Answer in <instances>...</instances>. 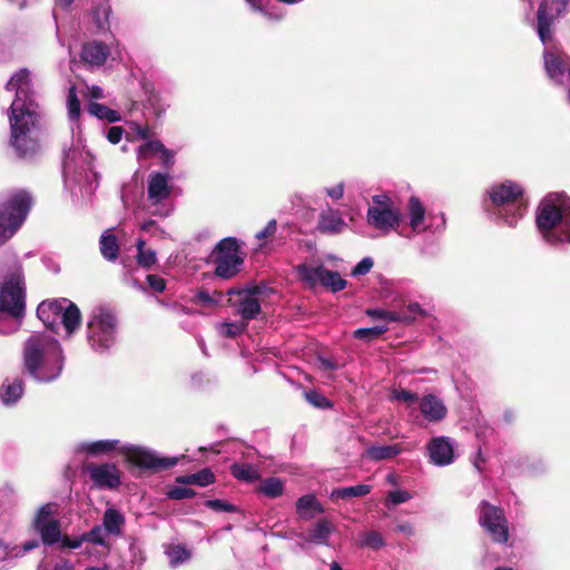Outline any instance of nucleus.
<instances>
[{"mask_svg":"<svg viewBox=\"0 0 570 570\" xmlns=\"http://www.w3.org/2000/svg\"><path fill=\"white\" fill-rule=\"evenodd\" d=\"M387 331L386 325H375L373 327L358 328L354 332V336L360 340H370L380 336Z\"/></svg>","mask_w":570,"mask_h":570,"instance_id":"obj_45","label":"nucleus"},{"mask_svg":"<svg viewBox=\"0 0 570 570\" xmlns=\"http://www.w3.org/2000/svg\"><path fill=\"white\" fill-rule=\"evenodd\" d=\"M23 391L24 383L22 379H7L0 386V400L7 406L14 405L21 399Z\"/></svg>","mask_w":570,"mask_h":570,"instance_id":"obj_28","label":"nucleus"},{"mask_svg":"<svg viewBox=\"0 0 570 570\" xmlns=\"http://www.w3.org/2000/svg\"><path fill=\"white\" fill-rule=\"evenodd\" d=\"M6 88L8 91L14 92L9 115L11 146L20 156H31L39 147L37 128L39 114L30 71L21 69L16 72L7 82Z\"/></svg>","mask_w":570,"mask_h":570,"instance_id":"obj_1","label":"nucleus"},{"mask_svg":"<svg viewBox=\"0 0 570 570\" xmlns=\"http://www.w3.org/2000/svg\"><path fill=\"white\" fill-rule=\"evenodd\" d=\"M7 269L0 282V334L18 330L24 312V274L22 265L13 253L7 254Z\"/></svg>","mask_w":570,"mask_h":570,"instance_id":"obj_4","label":"nucleus"},{"mask_svg":"<svg viewBox=\"0 0 570 570\" xmlns=\"http://www.w3.org/2000/svg\"><path fill=\"white\" fill-rule=\"evenodd\" d=\"M100 252L108 261H116L118 257L119 245L110 230L105 232L100 237Z\"/></svg>","mask_w":570,"mask_h":570,"instance_id":"obj_34","label":"nucleus"},{"mask_svg":"<svg viewBox=\"0 0 570 570\" xmlns=\"http://www.w3.org/2000/svg\"><path fill=\"white\" fill-rule=\"evenodd\" d=\"M535 223L551 244H570V198L564 193H550L539 204Z\"/></svg>","mask_w":570,"mask_h":570,"instance_id":"obj_5","label":"nucleus"},{"mask_svg":"<svg viewBox=\"0 0 570 570\" xmlns=\"http://www.w3.org/2000/svg\"><path fill=\"white\" fill-rule=\"evenodd\" d=\"M124 524L125 517L120 511L115 508H109L105 511L102 518V527L107 531V534L119 535Z\"/></svg>","mask_w":570,"mask_h":570,"instance_id":"obj_30","label":"nucleus"},{"mask_svg":"<svg viewBox=\"0 0 570 570\" xmlns=\"http://www.w3.org/2000/svg\"><path fill=\"white\" fill-rule=\"evenodd\" d=\"M325 193L332 199L340 200L344 195V184L338 183L332 187H327L325 188Z\"/></svg>","mask_w":570,"mask_h":570,"instance_id":"obj_62","label":"nucleus"},{"mask_svg":"<svg viewBox=\"0 0 570 570\" xmlns=\"http://www.w3.org/2000/svg\"><path fill=\"white\" fill-rule=\"evenodd\" d=\"M253 10L261 12L265 18L272 21H281L285 17V11L281 8L264 2L263 0H246Z\"/></svg>","mask_w":570,"mask_h":570,"instance_id":"obj_33","label":"nucleus"},{"mask_svg":"<svg viewBox=\"0 0 570 570\" xmlns=\"http://www.w3.org/2000/svg\"><path fill=\"white\" fill-rule=\"evenodd\" d=\"M160 160L166 168H171L175 164V151L166 148H163L159 151Z\"/></svg>","mask_w":570,"mask_h":570,"instance_id":"obj_60","label":"nucleus"},{"mask_svg":"<svg viewBox=\"0 0 570 570\" xmlns=\"http://www.w3.org/2000/svg\"><path fill=\"white\" fill-rule=\"evenodd\" d=\"M90 480L99 489H116L121 482L119 469L114 463L90 464L87 466Z\"/></svg>","mask_w":570,"mask_h":570,"instance_id":"obj_18","label":"nucleus"},{"mask_svg":"<svg viewBox=\"0 0 570 570\" xmlns=\"http://www.w3.org/2000/svg\"><path fill=\"white\" fill-rule=\"evenodd\" d=\"M245 324L238 323H222L219 325V333L225 337H236L245 330Z\"/></svg>","mask_w":570,"mask_h":570,"instance_id":"obj_48","label":"nucleus"},{"mask_svg":"<svg viewBox=\"0 0 570 570\" xmlns=\"http://www.w3.org/2000/svg\"><path fill=\"white\" fill-rule=\"evenodd\" d=\"M305 399L308 403L320 409H325L330 406L328 400L324 395L315 391L306 392Z\"/></svg>","mask_w":570,"mask_h":570,"instance_id":"obj_53","label":"nucleus"},{"mask_svg":"<svg viewBox=\"0 0 570 570\" xmlns=\"http://www.w3.org/2000/svg\"><path fill=\"white\" fill-rule=\"evenodd\" d=\"M479 523L492 535L494 542L499 541V510L495 505L482 501L479 508Z\"/></svg>","mask_w":570,"mask_h":570,"instance_id":"obj_24","label":"nucleus"},{"mask_svg":"<svg viewBox=\"0 0 570 570\" xmlns=\"http://www.w3.org/2000/svg\"><path fill=\"white\" fill-rule=\"evenodd\" d=\"M110 55L109 48L100 41H91L82 47L81 58L90 66H102L108 56Z\"/></svg>","mask_w":570,"mask_h":570,"instance_id":"obj_26","label":"nucleus"},{"mask_svg":"<svg viewBox=\"0 0 570 570\" xmlns=\"http://www.w3.org/2000/svg\"><path fill=\"white\" fill-rule=\"evenodd\" d=\"M31 207V197L19 190L12 194L0 209V246L10 239L26 220Z\"/></svg>","mask_w":570,"mask_h":570,"instance_id":"obj_8","label":"nucleus"},{"mask_svg":"<svg viewBox=\"0 0 570 570\" xmlns=\"http://www.w3.org/2000/svg\"><path fill=\"white\" fill-rule=\"evenodd\" d=\"M205 504H206V507H208L215 511L234 512L236 510V508L233 504L227 503L222 500H218V499L208 500V501H206Z\"/></svg>","mask_w":570,"mask_h":570,"instance_id":"obj_56","label":"nucleus"},{"mask_svg":"<svg viewBox=\"0 0 570 570\" xmlns=\"http://www.w3.org/2000/svg\"><path fill=\"white\" fill-rule=\"evenodd\" d=\"M163 144L159 140H149L138 148V158H147L151 155H159Z\"/></svg>","mask_w":570,"mask_h":570,"instance_id":"obj_46","label":"nucleus"},{"mask_svg":"<svg viewBox=\"0 0 570 570\" xmlns=\"http://www.w3.org/2000/svg\"><path fill=\"white\" fill-rule=\"evenodd\" d=\"M122 135H124V130L121 127H118V126H112L108 129V132H107V139L111 142V144H118L121 138H122Z\"/></svg>","mask_w":570,"mask_h":570,"instance_id":"obj_63","label":"nucleus"},{"mask_svg":"<svg viewBox=\"0 0 570 570\" xmlns=\"http://www.w3.org/2000/svg\"><path fill=\"white\" fill-rule=\"evenodd\" d=\"M41 570H73L71 562L63 558H58L50 564H42Z\"/></svg>","mask_w":570,"mask_h":570,"instance_id":"obj_55","label":"nucleus"},{"mask_svg":"<svg viewBox=\"0 0 570 570\" xmlns=\"http://www.w3.org/2000/svg\"><path fill=\"white\" fill-rule=\"evenodd\" d=\"M402 220L400 208L387 195H375L366 212L368 226L380 230L383 235L397 230Z\"/></svg>","mask_w":570,"mask_h":570,"instance_id":"obj_10","label":"nucleus"},{"mask_svg":"<svg viewBox=\"0 0 570 570\" xmlns=\"http://www.w3.org/2000/svg\"><path fill=\"white\" fill-rule=\"evenodd\" d=\"M118 321L116 315L106 307L92 311L87 323V342L97 353L108 352L117 341Z\"/></svg>","mask_w":570,"mask_h":570,"instance_id":"obj_6","label":"nucleus"},{"mask_svg":"<svg viewBox=\"0 0 570 570\" xmlns=\"http://www.w3.org/2000/svg\"><path fill=\"white\" fill-rule=\"evenodd\" d=\"M22 365L24 372L39 383L56 381L65 366L61 344L46 333H33L23 343Z\"/></svg>","mask_w":570,"mask_h":570,"instance_id":"obj_2","label":"nucleus"},{"mask_svg":"<svg viewBox=\"0 0 570 570\" xmlns=\"http://www.w3.org/2000/svg\"><path fill=\"white\" fill-rule=\"evenodd\" d=\"M347 227L342 213L338 209L327 207L320 213L317 229L323 234L336 235Z\"/></svg>","mask_w":570,"mask_h":570,"instance_id":"obj_22","label":"nucleus"},{"mask_svg":"<svg viewBox=\"0 0 570 570\" xmlns=\"http://www.w3.org/2000/svg\"><path fill=\"white\" fill-rule=\"evenodd\" d=\"M402 452L399 444L372 445L366 449L365 455L373 461H382L395 458Z\"/></svg>","mask_w":570,"mask_h":570,"instance_id":"obj_31","label":"nucleus"},{"mask_svg":"<svg viewBox=\"0 0 570 570\" xmlns=\"http://www.w3.org/2000/svg\"><path fill=\"white\" fill-rule=\"evenodd\" d=\"M57 510L56 503H47L40 507L33 520V527L45 544L60 543L61 549H68V547H62V540L66 537L61 535L60 522L53 518Z\"/></svg>","mask_w":570,"mask_h":570,"instance_id":"obj_15","label":"nucleus"},{"mask_svg":"<svg viewBox=\"0 0 570 570\" xmlns=\"http://www.w3.org/2000/svg\"><path fill=\"white\" fill-rule=\"evenodd\" d=\"M374 262L371 257H364L352 269L351 275L354 277L366 275L373 267Z\"/></svg>","mask_w":570,"mask_h":570,"instance_id":"obj_52","label":"nucleus"},{"mask_svg":"<svg viewBox=\"0 0 570 570\" xmlns=\"http://www.w3.org/2000/svg\"><path fill=\"white\" fill-rule=\"evenodd\" d=\"M77 453H85L88 456L99 458L117 453L134 465L155 471L167 470L175 466L184 455L160 456L156 451L126 443L118 439H105L97 441L79 442L75 448Z\"/></svg>","mask_w":570,"mask_h":570,"instance_id":"obj_3","label":"nucleus"},{"mask_svg":"<svg viewBox=\"0 0 570 570\" xmlns=\"http://www.w3.org/2000/svg\"><path fill=\"white\" fill-rule=\"evenodd\" d=\"M140 229L154 237L165 238L167 236L166 232L160 228L153 219H147L141 223Z\"/></svg>","mask_w":570,"mask_h":570,"instance_id":"obj_50","label":"nucleus"},{"mask_svg":"<svg viewBox=\"0 0 570 570\" xmlns=\"http://www.w3.org/2000/svg\"><path fill=\"white\" fill-rule=\"evenodd\" d=\"M297 275L307 286L322 285L333 293L344 289L347 282L337 272H332L322 265L302 264L297 266Z\"/></svg>","mask_w":570,"mask_h":570,"instance_id":"obj_14","label":"nucleus"},{"mask_svg":"<svg viewBox=\"0 0 570 570\" xmlns=\"http://www.w3.org/2000/svg\"><path fill=\"white\" fill-rule=\"evenodd\" d=\"M173 186L168 174L153 171L147 179V198L144 204L145 210L150 216L159 218L168 217L173 212L170 200Z\"/></svg>","mask_w":570,"mask_h":570,"instance_id":"obj_9","label":"nucleus"},{"mask_svg":"<svg viewBox=\"0 0 570 570\" xmlns=\"http://www.w3.org/2000/svg\"><path fill=\"white\" fill-rule=\"evenodd\" d=\"M527 200L522 186L512 181H501V220L513 226L523 216Z\"/></svg>","mask_w":570,"mask_h":570,"instance_id":"obj_11","label":"nucleus"},{"mask_svg":"<svg viewBox=\"0 0 570 570\" xmlns=\"http://www.w3.org/2000/svg\"><path fill=\"white\" fill-rule=\"evenodd\" d=\"M147 282L155 292L161 293L166 288L165 279L158 275H148Z\"/></svg>","mask_w":570,"mask_h":570,"instance_id":"obj_61","label":"nucleus"},{"mask_svg":"<svg viewBox=\"0 0 570 570\" xmlns=\"http://www.w3.org/2000/svg\"><path fill=\"white\" fill-rule=\"evenodd\" d=\"M370 491H371V485L357 484L354 487L334 489L332 492V497L342 499V500H347L351 498L364 497V495L368 494Z\"/></svg>","mask_w":570,"mask_h":570,"instance_id":"obj_37","label":"nucleus"},{"mask_svg":"<svg viewBox=\"0 0 570 570\" xmlns=\"http://www.w3.org/2000/svg\"><path fill=\"white\" fill-rule=\"evenodd\" d=\"M265 287L254 286L243 291V297L238 304V313L243 320L249 321L261 313L259 296L264 293Z\"/></svg>","mask_w":570,"mask_h":570,"instance_id":"obj_21","label":"nucleus"},{"mask_svg":"<svg viewBox=\"0 0 570 570\" xmlns=\"http://www.w3.org/2000/svg\"><path fill=\"white\" fill-rule=\"evenodd\" d=\"M232 474L239 481L253 483L261 479L259 469L247 463H234L230 466Z\"/></svg>","mask_w":570,"mask_h":570,"instance_id":"obj_32","label":"nucleus"},{"mask_svg":"<svg viewBox=\"0 0 570 570\" xmlns=\"http://www.w3.org/2000/svg\"><path fill=\"white\" fill-rule=\"evenodd\" d=\"M37 315L43 325L57 332L59 324L71 335L80 325L81 313L78 306L67 298L43 301L37 308Z\"/></svg>","mask_w":570,"mask_h":570,"instance_id":"obj_7","label":"nucleus"},{"mask_svg":"<svg viewBox=\"0 0 570 570\" xmlns=\"http://www.w3.org/2000/svg\"><path fill=\"white\" fill-rule=\"evenodd\" d=\"M569 59L557 52H544V68L550 79L560 82L566 69H569Z\"/></svg>","mask_w":570,"mask_h":570,"instance_id":"obj_25","label":"nucleus"},{"mask_svg":"<svg viewBox=\"0 0 570 570\" xmlns=\"http://www.w3.org/2000/svg\"><path fill=\"white\" fill-rule=\"evenodd\" d=\"M395 531L404 534L406 538H411L415 534V528L411 522L404 521L395 527Z\"/></svg>","mask_w":570,"mask_h":570,"instance_id":"obj_64","label":"nucleus"},{"mask_svg":"<svg viewBox=\"0 0 570 570\" xmlns=\"http://www.w3.org/2000/svg\"><path fill=\"white\" fill-rule=\"evenodd\" d=\"M499 206V187L492 186L488 191V197L483 200V208L489 214Z\"/></svg>","mask_w":570,"mask_h":570,"instance_id":"obj_47","label":"nucleus"},{"mask_svg":"<svg viewBox=\"0 0 570 570\" xmlns=\"http://www.w3.org/2000/svg\"><path fill=\"white\" fill-rule=\"evenodd\" d=\"M106 533L107 531L102 525H96L89 532H86L80 537L73 539L65 538L62 540V547H68V549H78L82 546L83 542L105 546Z\"/></svg>","mask_w":570,"mask_h":570,"instance_id":"obj_27","label":"nucleus"},{"mask_svg":"<svg viewBox=\"0 0 570 570\" xmlns=\"http://www.w3.org/2000/svg\"><path fill=\"white\" fill-rule=\"evenodd\" d=\"M213 259L217 276L228 279L236 275L243 263L236 238L227 237L220 240L213 253Z\"/></svg>","mask_w":570,"mask_h":570,"instance_id":"obj_13","label":"nucleus"},{"mask_svg":"<svg viewBox=\"0 0 570 570\" xmlns=\"http://www.w3.org/2000/svg\"><path fill=\"white\" fill-rule=\"evenodd\" d=\"M429 462L436 466H446L454 462V442L449 436H434L425 445Z\"/></svg>","mask_w":570,"mask_h":570,"instance_id":"obj_17","label":"nucleus"},{"mask_svg":"<svg viewBox=\"0 0 570 570\" xmlns=\"http://www.w3.org/2000/svg\"><path fill=\"white\" fill-rule=\"evenodd\" d=\"M167 497L171 500H183L195 497V491L189 488L173 487L167 491Z\"/></svg>","mask_w":570,"mask_h":570,"instance_id":"obj_51","label":"nucleus"},{"mask_svg":"<svg viewBox=\"0 0 570 570\" xmlns=\"http://www.w3.org/2000/svg\"><path fill=\"white\" fill-rule=\"evenodd\" d=\"M414 321L413 316H409L406 314H401L396 312L386 311L384 322H399L403 324H410Z\"/></svg>","mask_w":570,"mask_h":570,"instance_id":"obj_57","label":"nucleus"},{"mask_svg":"<svg viewBox=\"0 0 570 570\" xmlns=\"http://www.w3.org/2000/svg\"><path fill=\"white\" fill-rule=\"evenodd\" d=\"M296 511L301 520H312L316 514L323 513V508L314 495H304L296 502Z\"/></svg>","mask_w":570,"mask_h":570,"instance_id":"obj_29","label":"nucleus"},{"mask_svg":"<svg viewBox=\"0 0 570 570\" xmlns=\"http://www.w3.org/2000/svg\"><path fill=\"white\" fill-rule=\"evenodd\" d=\"M194 302L204 306H214L217 304V301L208 292L205 291L198 292L194 297Z\"/></svg>","mask_w":570,"mask_h":570,"instance_id":"obj_59","label":"nucleus"},{"mask_svg":"<svg viewBox=\"0 0 570 570\" xmlns=\"http://www.w3.org/2000/svg\"><path fill=\"white\" fill-rule=\"evenodd\" d=\"M165 553L173 568L187 562L191 557L190 551L183 544H169L166 547Z\"/></svg>","mask_w":570,"mask_h":570,"instance_id":"obj_35","label":"nucleus"},{"mask_svg":"<svg viewBox=\"0 0 570 570\" xmlns=\"http://www.w3.org/2000/svg\"><path fill=\"white\" fill-rule=\"evenodd\" d=\"M277 229L276 219H271L267 225L255 234V238L259 242L258 249H264L268 245V238L275 235Z\"/></svg>","mask_w":570,"mask_h":570,"instance_id":"obj_43","label":"nucleus"},{"mask_svg":"<svg viewBox=\"0 0 570 570\" xmlns=\"http://www.w3.org/2000/svg\"><path fill=\"white\" fill-rule=\"evenodd\" d=\"M568 0H546L538 11V33L542 43L551 40V26L567 10Z\"/></svg>","mask_w":570,"mask_h":570,"instance_id":"obj_16","label":"nucleus"},{"mask_svg":"<svg viewBox=\"0 0 570 570\" xmlns=\"http://www.w3.org/2000/svg\"><path fill=\"white\" fill-rule=\"evenodd\" d=\"M88 111L90 115L99 118V119H106L109 122H115L119 120L118 112L108 108L105 105L98 104V102H91L88 107Z\"/></svg>","mask_w":570,"mask_h":570,"instance_id":"obj_40","label":"nucleus"},{"mask_svg":"<svg viewBox=\"0 0 570 570\" xmlns=\"http://www.w3.org/2000/svg\"><path fill=\"white\" fill-rule=\"evenodd\" d=\"M412 495L404 490H393L387 493V502L396 505L409 501Z\"/></svg>","mask_w":570,"mask_h":570,"instance_id":"obj_54","label":"nucleus"},{"mask_svg":"<svg viewBox=\"0 0 570 570\" xmlns=\"http://www.w3.org/2000/svg\"><path fill=\"white\" fill-rule=\"evenodd\" d=\"M131 562L136 564L137 567H141L145 562V554L144 551L140 549L139 546L132 543L129 548Z\"/></svg>","mask_w":570,"mask_h":570,"instance_id":"obj_58","label":"nucleus"},{"mask_svg":"<svg viewBox=\"0 0 570 570\" xmlns=\"http://www.w3.org/2000/svg\"><path fill=\"white\" fill-rule=\"evenodd\" d=\"M392 399L397 402L404 403L410 410L414 411L416 410L420 396L411 391L399 389L393 390Z\"/></svg>","mask_w":570,"mask_h":570,"instance_id":"obj_41","label":"nucleus"},{"mask_svg":"<svg viewBox=\"0 0 570 570\" xmlns=\"http://www.w3.org/2000/svg\"><path fill=\"white\" fill-rule=\"evenodd\" d=\"M406 217L413 233L420 234L429 229L425 207L416 196H411L407 202Z\"/></svg>","mask_w":570,"mask_h":570,"instance_id":"obj_23","label":"nucleus"},{"mask_svg":"<svg viewBox=\"0 0 570 570\" xmlns=\"http://www.w3.org/2000/svg\"><path fill=\"white\" fill-rule=\"evenodd\" d=\"M360 546L372 550H380L385 546V540L379 531H365L360 535Z\"/></svg>","mask_w":570,"mask_h":570,"instance_id":"obj_39","label":"nucleus"},{"mask_svg":"<svg viewBox=\"0 0 570 570\" xmlns=\"http://www.w3.org/2000/svg\"><path fill=\"white\" fill-rule=\"evenodd\" d=\"M68 116L70 121H77L80 117V101L76 94V87L71 86L67 97Z\"/></svg>","mask_w":570,"mask_h":570,"instance_id":"obj_42","label":"nucleus"},{"mask_svg":"<svg viewBox=\"0 0 570 570\" xmlns=\"http://www.w3.org/2000/svg\"><path fill=\"white\" fill-rule=\"evenodd\" d=\"M111 14V8L108 3L98 6L94 10V19L100 29H105L108 24L109 16Z\"/></svg>","mask_w":570,"mask_h":570,"instance_id":"obj_44","label":"nucleus"},{"mask_svg":"<svg viewBox=\"0 0 570 570\" xmlns=\"http://www.w3.org/2000/svg\"><path fill=\"white\" fill-rule=\"evenodd\" d=\"M416 409L428 423H439L448 415V407L443 400L433 393L422 395L417 402Z\"/></svg>","mask_w":570,"mask_h":570,"instance_id":"obj_20","label":"nucleus"},{"mask_svg":"<svg viewBox=\"0 0 570 570\" xmlns=\"http://www.w3.org/2000/svg\"><path fill=\"white\" fill-rule=\"evenodd\" d=\"M257 490L267 498H278L284 492V482L278 478H267Z\"/></svg>","mask_w":570,"mask_h":570,"instance_id":"obj_36","label":"nucleus"},{"mask_svg":"<svg viewBox=\"0 0 570 570\" xmlns=\"http://www.w3.org/2000/svg\"><path fill=\"white\" fill-rule=\"evenodd\" d=\"M194 484L199 487H207L215 481V475L209 469H203L194 473Z\"/></svg>","mask_w":570,"mask_h":570,"instance_id":"obj_49","label":"nucleus"},{"mask_svg":"<svg viewBox=\"0 0 570 570\" xmlns=\"http://www.w3.org/2000/svg\"><path fill=\"white\" fill-rule=\"evenodd\" d=\"M145 244V240L140 238L136 243L137 263L144 268H150L157 261L156 252L151 248H146Z\"/></svg>","mask_w":570,"mask_h":570,"instance_id":"obj_38","label":"nucleus"},{"mask_svg":"<svg viewBox=\"0 0 570 570\" xmlns=\"http://www.w3.org/2000/svg\"><path fill=\"white\" fill-rule=\"evenodd\" d=\"M336 531V525L327 518L318 519L312 523L305 532L296 533V538L305 543L330 547L331 535Z\"/></svg>","mask_w":570,"mask_h":570,"instance_id":"obj_19","label":"nucleus"},{"mask_svg":"<svg viewBox=\"0 0 570 570\" xmlns=\"http://www.w3.org/2000/svg\"><path fill=\"white\" fill-rule=\"evenodd\" d=\"M91 175L96 177V174L92 171V156L77 144L65 154V180L81 184L82 180L88 181Z\"/></svg>","mask_w":570,"mask_h":570,"instance_id":"obj_12","label":"nucleus"}]
</instances>
